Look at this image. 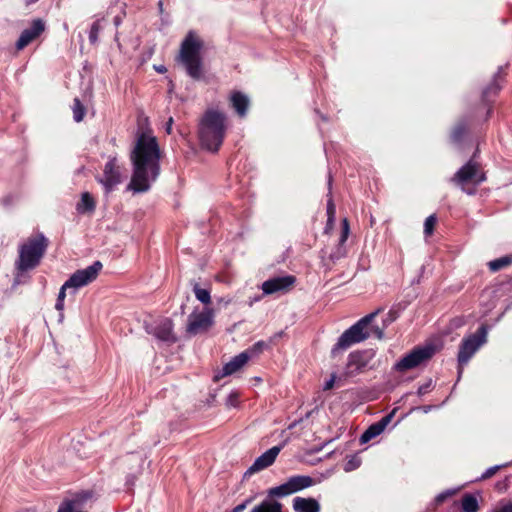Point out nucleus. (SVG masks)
Listing matches in <instances>:
<instances>
[{
	"label": "nucleus",
	"instance_id": "a19ab883",
	"mask_svg": "<svg viewBox=\"0 0 512 512\" xmlns=\"http://www.w3.org/2000/svg\"><path fill=\"white\" fill-rule=\"evenodd\" d=\"M246 508V503L237 505L231 512H242Z\"/></svg>",
	"mask_w": 512,
	"mask_h": 512
},
{
	"label": "nucleus",
	"instance_id": "5701e85b",
	"mask_svg": "<svg viewBox=\"0 0 512 512\" xmlns=\"http://www.w3.org/2000/svg\"><path fill=\"white\" fill-rule=\"evenodd\" d=\"M479 509L478 500L471 494H466L462 498V512H477Z\"/></svg>",
	"mask_w": 512,
	"mask_h": 512
},
{
	"label": "nucleus",
	"instance_id": "4c0bfd02",
	"mask_svg": "<svg viewBox=\"0 0 512 512\" xmlns=\"http://www.w3.org/2000/svg\"><path fill=\"white\" fill-rule=\"evenodd\" d=\"M391 418H392V414L390 415H387L385 417H383L379 422H377L379 425H383V429L386 428V426L388 425V423L391 421Z\"/></svg>",
	"mask_w": 512,
	"mask_h": 512
},
{
	"label": "nucleus",
	"instance_id": "c85d7f7f",
	"mask_svg": "<svg viewBox=\"0 0 512 512\" xmlns=\"http://www.w3.org/2000/svg\"><path fill=\"white\" fill-rule=\"evenodd\" d=\"M436 224V217L434 215H430L426 218L424 223V233L429 236L433 233L434 227Z\"/></svg>",
	"mask_w": 512,
	"mask_h": 512
},
{
	"label": "nucleus",
	"instance_id": "bb28decb",
	"mask_svg": "<svg viewBox=\"0 0 512 512\" xmlns=\"http://www.w3.org/2000/svg\"><path fill=\"white\" fill-rule=\"evenodd\" d=\"M511 262H512V259L510 257H502V258L496 259L494 261H491L489 263V267L492 271H497V270L502 269L503 267L508 266L509 264H511Z\"/></svg>",
	"mask_w": 512,
	"mask_h": 512
},
{
	"label": "nucleus",
	"instance_id": "7ed1b4c3",
	"mask_svg": "<svg viewBox=\"0 0 512 512\" xmlns=\"http://www.w3.org/2000/svg\"><path fill=\"white\" fill-rule=\"evenodd\" d=\"M203 49L202 39L194 32L189 31L182 41L179 60L192 78L201 77V51Z\"/></svg>",
	"mask_w": 512,
	"mask_h": 512
},
{
	"label": "nucleus",
	"instance_id": "c756f323",
	"mask_svg": "<svg viewBox=\"0 0 512 512\" xmlns=\"http://www.w3.org/2000/svg\"><path fill=\"white\" fill-rule=\"evenodd\" d=\"M100 30H101V24H100V21L97 20L92 24L90 34H89V39L92 43H95L97 41L98 34H99Z\"/></svg>",
	"mask_w": 512,
	"mask_h": 512
},
{
	"label": "nucleus",
	"instance_id": "aec40b11",
	"mask_svg": "<svg viewBox=\"0 0 512 512\" xmlns=\"http://www.w3.org/2000/svg\"><path fill=\"white\" fill-rule=\"evenodd\" d=\"M230 101L239 116L243 117L246 115L249 106V99L246 95L241 92H233L231 93Z\"/></svg>",
	"mask_w": 512,
	"mask_h": 512
},
{
	"label": "nucleus",
	"instance_id": "2f4dec72",
	"mask_svg": "<svg viewBox=\"0 0 512 512\" xmlns=\"http://www.w3.org/2000/svg\"><path fill=\"white\" fill-rule=\"evenodd\" d=\"M492 512H512V501L500 503Z\"/></svg>",
	"mask_w": 512,
	"mask_h": 512
},
{
	"label": "nucleus",
	"instance_id": "c9c22d12",
	"mask_svg": "<svg viewBox=\"0 0 512 512\" xmlns=\"http://www.w3.org/2000/svg\"><path fill=\"white\" fill-rule=\"evenodd\" d=\"M336 376L333 374L331 375V378L327 380L324 384V390H330L334 387Z\"/></svg>",
	"mask_w": 512,
	"mask_h": 512
},
{
	"label": "nucleus",
	"instance_id": "7c9ffc66",
	"mask_svg": "<svg viewBox=\"0 0 512 512\" xmlns=\"http://www.w3.org/2000/svg\"><path fill=\"white\" fill-rule=\"evenodd\" d=\"M226 405L228 407L236 408L239 405V394L238 392H231L227 399H226Z\"/></svg>",
	"mask_w": 512,
	"mask_h": 512
},
{
	"label": "nucleus",
	"instance_id": "72a5a7b5",
	"mask_svg": "<svg viewBox=\"0 0 512 512\" xmlns=\"http://www.w3.org/2000/svg\"><path fill=\"white\" fill-rule=\"evenodd\" d=\"M335 213H336L335 205H334L333 201L331 199H329L328 204H327V214L329 216V220L335 219Z\"/></svg>",
	"mask_w": 512,
	"mask_h": 512
},
{
	"label": "nucleus",
	"instance_id": "ddd939ff",
	"mask_svg": "<svg viewBox=\"0 0 512 512\" xmlns=\"http://www.w3.org/2000/svg\"><path fill=\"white\" fill-rule=\"evenodd\" d=\"M93 500L92 491H82L63 500L57 512H87V507Z\"/></svg>",
	"mask_w": 512,
	"mask_h": 512
},
{
	"label": "nucleus",
	"instance_id": "dca6fc26",
	"mask_svg": "<svg viewBox=\"0 0 512 512\" xmlns=\"http://www.w3.org/2000/svg\"><path fill=\"white\" fill-rule=\"evenodd\" d=\"M281 451V447L274 446L267 451H265L262 455H260L254 463L248 469L249 473L259 472L269 466H271L276 460L279 452Z\"/></svg>",
	"mask_w": 512,
	"mask_h": 512
},
{
	"label": "nucleus",
	"instance_id": "9d476101",
	"mask_svg": "<svg viewBox=\"0 0 512 512\" xmlns=\"http://www.w3.org/2000/svg\"><path fill=\"white\" fill-rule=\"evenodd\" d=\"M314 485V480L309 476H294L285 483L268 490L269 497H285Z\"/></svg>",
	"mask_w": 512,
	"mask_h": 512
},
{
	"label": "nucleus",
	"instance_id": "393cba45",
	"mask_svg": "<svg viewBox=\"0 0 512 512\" xmlns=\"http://www.w3.org/2000/svg\"><path fill=\"white\" fill-rule=\"evenodd\" d=\"M193 292L195 294L196 299L201 303L205 305L211 303V294L209 290L201 288L198 284H195L193 287Z\"/></svg>",
	"mask_w": 512,
	"mask_h": 512
},
{
	"label": "nucleus",
	"instance_id": "f8f14e48",
	"mask_svg": "<svg viewBox=\"0 0 512 512\" xmlns=\"http://www.w3.org/2000/svg\"><path fill=\"white\" fill-rule=\"evenodd\" d=\"M122 179V167L119 165L117 158H110L105 164L103 174L98 178V182L107 192H110L122 182Z\"/></svg>",
	"mask_w": 512,
	"mask_h": 512
},
{
	"label": "nucleus",
	"instance_id": "b1692460",
	"mask_svg": "<svg viewBox=\"0 0 512 512\" xmlns=\"http://www.w3.org/2000/svg\"><path fill=\"white\" fill-rule=\"evenodd\" d=\"M384 431L383 425H379L378 423H375L371 425L361 436L360 441L361 443H367L371 439L377 437Z\"/></svg>",
	"mask_w": 512,
	"mask_h": 512
},
{
	"label": "nucleus",
	"instance_id": "79ce46f5",
	"mask_svg": "<svg viewBox=\"0 0 512 512\" xmlns=\"http://www.w3.org/2000/svg\"><path fill=\"white\" fill-rule=\"evenodd\" d=\"M55 308L62 312L64 310V301H61V300H57L56 302V305H55Z\"/></svg>",
	"mask_w": 512,
	"mask_h": 512
},
{
	"label": "nucleus",
	"instance_id": "a18cd8bd",
	"mask_svg": "<svg viewBox=\"0 0 512 512\" xmlns=\"http://www.w3.org/2000/svg\"><path fill=\"white\" fill-rule=\"evenodd\" d=\"M230 302H231V300L228 299V300L225 301V304H229Z\"/></svg>",
	"mask_w": 512,
	"mask_h": 512
},
{
	"label": "nucleus",
	"instance_id": "20e7f679",
	"mask_svg": "<svg viewBox=\"0 0 512 512\" xmlns=\"http://www.w3.org/2000/svg\"><path fill=\"white\" fill-rule=\"evenodd\" d=\"M47 248V240L42 234L33 235L20 244L16 268L25 272L37 267Z\"/></svg>",
	"mask_w": 512,
	"mask_h": 512
},
{
	"label": "nucleus",
	"instance_id": "a211bd4d",
	"mask_svg": "<svg viewBox=\"0 0 512 512\" xmlns=\"http://www.w3.org/2000/svg\"><path fill=\"white\" fill-rule=\"evenodd\" d=\"M154 335L164 341H174L175 337L173 334V322L169 318H165L159 321L155 326Z\"/></svg>",
	"mask_w": 512,
	"mask_h": 512
},
{
	"label": "nucleus",
	"instance_id": "f704fd0d",
	"mask_svg": "<svg viewBox=\"0 0 512 512\" xmlns=\"http://www.w3.org/2000/svg\"><path fill=\"white\" fill-rule=\"evenodd\" d=\"M69 290L70 293H72V288H65V283L62 285V287L60 288V291H59V294H58V298L57 300H61V301H64L65 297H66V291Z\"/></svg>",
	"mask_w": 512,
	"mask_h": 512
},
{
	"label": "nucleus",
	"instance_id": "1a4fd4ad",
	"mask_svg": "<svg viewBox=\"0 0 512 512\" xmlns=\"http://www.w3.org/2000/svg\"><path fill=\"white\" fill-rule=\"evenodd\" d=\"M102 269V263L99 261L94 262L92 265L77 270L65 282V288H72V294L84 286L95 281Z\"/></svg>",
	"mask_w": 512,
	"mask_h": 512
},
{
	"label": "nucleus",
	"instance_id": "473e14b6",
	"mask_svg": "<svg viewBox=\"0 0 512 512\" xmlns=\"http://www.w3.org/2000/svg\"><path fill=\"white\" fill-rule=\"evenodd\" d=\"M342 225H343V228H342V235H341L340 242L344 243L347 240L348 235H349V223H348V220L347 219H343Z\"/></svg>",
	"mask_w": 512,
	"mask_h": 512
},
{
	"label": "nucleus",
	"instance_id": "e433bc0d",
	"mask_svg": "<svg viewBox=\"0 0 512 512\" xmlns=\"http://www.w3.org/2000/svg\"><path fill=\"white\" fill-rule=\"evenodd\" d=\"M499 469V466H494V467H491L489 468L488 470H486V472L482 475V478L485 479V478H489L491 477L492 475H494L496 473V471Z\"/></svg>",
	"mask_w": 512,
	"mask_h": 512
},
{
	"label": "nucleus",
	"instance_id": "c03bdc74",
	"mask_svg": "<svg viewBox=\"0 0 512 512\" xmlns=\"http://www.w3.org/2000/svg\"><path fill=\"white\" fill-rule=\"evenodd\" d=\"M333 223H334V220H329L328 219V227H331L333 225Z\"/></svg>",
	"mask_w": 512,
	"mask_h": 512
},
{
	"label": "nucleus",
	"instance_id": "f257e3e1",
	"mask_svg": "<svg viewBox=\"0 0 512 512\" xmlns=\"http://www.w3.org/2000/svg\"><path fill=\"white\" fill-rule=\"evenodd\" d=\"M161 152L156 137L147 130L138 134L130 159L133 165L127 186L134 193L146 192L160 174Z\"/></svg>",
	"mask_w": 512,
	"mask_h": 512
},
{
	"label": "nucleus",
	"instance_id": "f03ea898",
	"mask_svg": "<svg viewBox=\"0 0 512 512\" xmlns=\"http://www.w3.org/2000/svg\"><path fill=\"white\" fill-rule=\"evenodd\" d=\"M226 125L224 114L210 110L203 116L199 127V139L203 148L217 151L223 142Z\"/></svg>",
	"mask_w": 512,
	"mask_h": 512
},
{
	"label": "nucleus",
	"instance_id": "6e6552de",
	"mask_svg": "<svg viewBox=\"0 0 512 512\" xmlns=\"http://www.w3.org/2000/svg\"><path fill=\"white\" fill-rule=\"evenodd\" d=\"M486 340L487 329L485 326H481L477 331V334L464 338L458 353V362L460 366L466 365Z\"/></svg>",
	"mask_w": 512,
	"mask_h": 512
},
{
	"label": "nucleus",
	"instance_id": "a878e982",
	"mask_svg": "<svg viewBox=\"0 0 512 512\" xmlns=\"http://www.w3.org/2000/svg\"><path fill=\"white\" fill-rule=\"evenodd\" d=\"M72 110H73V117H74V120L76 122H80L83 120L84 116H85V108L84 106L81 104L80 100L79 99H75L74 100V103H73V107H72Z\"/></svg>",
	"mask_w": 512,
	"mask_h": 512
},
{
	"label": "nucleus",
	"instance_id": "423d86ee",
	"mask_svg": "<svg viewBox=\"0 0 512 512\" xmlns=\"http://www.w3.org/2000/svg\"><path fill=\"white\" fill-rule=\"evenodd\" d=\"M214 324V310L208 307L195 308L187 318L186 332L195 336L207 332Z\"/></svg>",
	"mask_w": 512,
	"mask_h": 512
},
{
	"label": "nucleus",
	"instance_id": "9b49d317",
	"mask_svg": "<svg viewBox=\"0 0 512 512\" xmlns=\"http://www.w3.org/2000/svg\"><path fill=\"white\" fill-rule=\"evenodd\" d=\"M484 180V174L474 162H469L464 165L452 179L453 182L461 186L462 189L467 193H471L470 190L466 189L468 184L478 185Z\"/></svg>",
	"mask_w": 512,
	"mask_h": 512
},
{
	"label": "nucleus",
	"instance_id": "f3484780",
	"mask_svg": "<svg viewBox=\"0 0 512 512\" xmlns=\"http://www.w3.org/2000/svg\"><path fill=\"white\" fill-rule=\"evenodd\" d=\"M250 359V354L245 351L242 352L235 357H233L228 363H226L222 369V373L220 375H216L215 378L219 379L221 377L232 375L238 372Z\"/></svg>",
	"mask_w": 512,
	"mask_h": 512
},
{
	"label": "nucleus",
	"instance_id": "58836bf2",
	"mask_svg": "<svg viewBox=\"0 0 512 512\" xmlns=\"http://www.w3.org/2000/svg\"><path fill=\"white\" fill-rule=\"evenodd\" d=\"M18 512H47V511H45L44 509H39L37 507H29V508L21 509Z\"/></svg>",
	"mask_w": 512,
	"mask_h": 512
},
{
	"label": "nucleus",
	"instance_id": "412c9836",
	"mask_svg": "<svg viewBox=\"0 0 512 512\" xmlns=\"http://www.w3.org/2000/svg\"><path fill=\"white\" fill-rule=\"evenodd\" d=\"M251 512H282V504L271 499H266L255 506Z\"/></svg>",
	"mask_w": 512,
	"mask_h": 512
},
{
	"label": "nucleus",
	"instance_id": "2eb2a0df",
	"mask_svg": "<svg viewBox=\"0 0 512 512\" xmlns=\"http://www.w3.org/2000/svg\"><path fill=\"white\" fill-rule=\"evenodd\" d=\"M295 278L293 276L275 277L265 281L262 284V290L265 294H273L276 292H286L294 284Z\"/></svg>",
	"mask_w": 512,
	"mask_h": 512
},
{
	"label": "nucleus",
	"instance_id": "37998d69",
	"mask_svg": "<svg viewBox=\"0 0 512 512\" xmlns=\"http://www.w3.org/2000/svg\"><path fill=\"white\" fill-rule=\"evenodd\" d=\"M172 123H173V119H172V118H169V120H168V122H167V126H166V131H167V133H171Z\"/></svg>",
	"mask_w": 512,
	"mask_h": 512
},
{
	"label": "nucleus",
	"instance_id": "39448f33",
	"mask_svg": "<svg viewBox=\"0 0 512 512\" xmlns=\"http://www.w3.org/2000/svg\"><path fill=\"white\" fill-rule=\"evenodd\" d=\"M440 349L441 344L435 342H428L422 346H418L400 359L395 364L394 368L399 372L414 369L427 362Z\"/></svg>",
	"mask_w": 512,
	"mask_h": 512
},
{
	"label": "nucleus",
	"instance_id": "4468645a",
	"mask_svg": "<svg viewBox=\"0 0 512 512\" xmlns=\"http://www.w3.org/2000/svg\"><path fill=\"white\" fill-rule=\"evenodd\" d=\"M45 24L42 20L36 19L32 22L31 26L21 33L16 47L18 50H22L24 47L34 41L44 31Z\"/></svg>",
	"mask_w": 512,
	"mask_h": 512
},
{
	"label": "nucleus",
	"instance_id": "4be33fe9",
	"mask_svg": "<svg viewBox=\"0 0 512 512\" xmlns=\"http://www.w3.org/2000/svg\"><path fill=\"white\" fill-rule=\"evenodd\" d=\"M95 209V201L88 192L81 195V200L77 204V211L80 213L92 212Z\"/></svg>",
	"mask_w": 512,
	"mask_h": 512
},
{
	"label": "nucleus",
	"instance_id": "6ab92c4d",
	"mask_svg": "<svg viewBox=\"0 0 512 512\" xmlns=\"http://www.w3.org/2000/svg\"><path fill=\"white\" fill-rule=\"evenodd\" d=\"M293 509L296 512H320V504L314 498L296 497L293 499Z\"/></svg>",
	"mask_w": 512,
	"mask_h": 512
},
{
	"label": "nucleus",
	"instance_id": "ea45409f",
	"mask_svg": "<svg viewBox=\"0 0 512 512\" xmlns=\"http://www.w3.org/2000/svg\"><path fill=\"white\" fill-rule=\"evenodd\" d=\"M450 495H451V493H442V494H440V495H438V496L436 497V501H437L438 503H441L442 501H444V500H445L448 496H450Z\"/></svg>",
	"mask_w": 512,
	"mask_h": 512
},
{
	"label": "nucleus",
	"instance_id": "0eeeda50",
	"mask_svg": "<svg viewBox=\"0 0 512 512\" xmlns=\"http://www.w3.org/2000/svg\"><path fill=\"white\" fill-rule=\"evenodd\" d=\"M374 315H369L358 321L356 324L347 329L338 339L335 349L345 350L353 344L365 340L369 333L367 326L373 319Z\"/></svg>",
	"mask_w": 512,
	"mask_h": 512
},
{
	"label": "nucleus",
	"instance_id": "cd10ccee",
	"mask_svg": "<svg viewBox=\"0 0 512 512\" xmlns=\"http://www.w3.org/2000/svg\"><path fill=\"white\" fill-rule=\"evenodd\" d=\"M361 465V459L357 455L350 456L344 464L345 472H351Z\"/></svg>",
	"mask_w": 512,
	"mask_h": 512
}]
</instances>
